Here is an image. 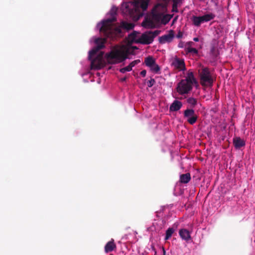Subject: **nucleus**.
Segmentation results:
<instances>
[{
	"label": "nucleus",
	"mask_w": 255,
	"mask_h": 255,
	"mask_svg": "<svg viewBox=\"0 0 255 255\" xmlns=\"http://www.w3.org/2000/svg\"><path fill=\"white\" fill-rule=\"evenodd\" d=\"M111 13L112 16V18L104 20L101 24L98 25V26H100V32L104 36L114 39L123 36L122 28L129 30L134 27V25L132 23L125 21L121 23V26H115L113 22L116 21V18L115 16L116 11L112 9Z\"/></svg>",
	"instance_id": "nucleus-1"
},
{
	"label": "nucleus",
	"mask_w": 255,
	"mask_h": 255,
	"mask_svg": "<svg viewBox=\"0 0 255 255\" xmlns=\"http://www.w3.org/2000/svg\"><path fill=\"white\" fill-rule=\"evenodd\" d=\"M106 41L107 39L105 38H96L95 40L96 46L89 52V59L91 60V68L92 69L99 70L103 67L102 59L103 53H101V54L97 56L95 59L93 60H91V59L98 51L105 47V44Z\"/></svg>",
	"instance_id": "nucleus-2"
},
{
	"label": "nucleus",
	"mask_w": 255,
	"mask_h": 255,
	"mask_svg": "<svg viewBox=\"0 0 255 255\" xmlns=\"http://www.w3.org/2000/svg\"><path fill=\"white\" fill-rule=\"evenodd\" d=\"M197 85L198 82L192 72H189L185 79L181 80L177 84V92L180 95L188 94L193 88V85Z\"/></svg>",
	"instance_id": "nucleus-3"
},
{
	"label": "nucleus",
	"mask_w": 255,
	"mask_h": 255,
	"mask_svg": "<svg viewBox=\"0 0 255 255\" xmlns=\"http://www.w3.org/2000/svg\"><path fill=\"white\" fill-rule=\"evenodd\" d=\"M128 53V50L125 51L115 47L110 52L106 53L105 57L109 64H115L122 62L127 59Z\"/></svg>",
	"instance_id": "nucleus-4"
},
{
	"label": "nucleus",
	"mask_w": 255,
	"mask_h": 255,
	"mask_svg": "<svg viewBox=\"0 0 255 255\" xmlns=\"http://www.w3.org/2000/svg\"><path fill=\"white\" fill-rule=\"evenodd\" d=\"M161 32V31L160 30H156L154 31H146L141 34L136 42L137 43H141L145 45L150 44L152 43L155 37L158 36Z\"/></svg>",
	"instance_id": "nucleus-5"
},
{
	"label": "nucleus",
	"mask_w": 255,
	"mask_h": 255,
	"mask_svg": "<svg viewBox=\"0 0 255 255\" xmlns=\"http://www.w3.org/2000/svg\"><path fill=\"white\" fill-rule=\"evenodd\" d=\"M200 84L202 86H212L214 80L211 75L209 68L205 67L199 71Z\"/></svg>",
	"instance_id": "nucleus-6"
},
{
	"label": "nucleus",
	"mask_w": 255,
	"mask_h": 255,
	"mask_svg": "<svg viewBox=\"0 0 255 255\" xmlns=\"http://www.w3.org/2000/svg\"><path fill=\"white\" fill-rule=\"evenodd\" d=\"M215 17V14L212 13H209L200 16L193 15L191 17V20L194 25L199 27L201 23L208 22L213 19Z\"/></svg>",
	"instance_id": "nucleus-7"
},
{
	"label": "nucleus",
	"mask_w": 255,
	"mask_h": 255,
	"mask_svg": "<svg viewBox=\"0 0 255 255\" xmlns=\"http://www.w3.org/2000/svg\"><path fill=\"white\" fill-rule=\"evenodd\" d=\"M184 117L187 118V122L191 125L194 124L197 120V116L193 109H186L184 112Z\"/></svg>",
	"instance_id": "nucleus-8"
},
{
	"label": "nucleus",
	"mask_w": 255,
	"mask_h": 255,
	"mask_svg": "<svg viewBox=\"0 0 255 255\" xmlns=\"http://www.w3.org/2000/svg\"><path fill=\"white\" fill-rule=\"evenodd\" d=\"M171 65L179 71H184L186 70L184 59L179 58L177 57H175L172 61Z\"/></svg>",
	"instance_id": "nucleus-9"
},
{
	"label": "nucleus",
	"mask_w": 255,
	"mask_h": 255,
	"mask_svg": "<svg viewBox=\"0 0 255 255\" xmlns=\"http://www.w3.org/2000/svg\"><path fill=\"white\" fill-rule=\"evenodd\" d=\"M174 36V31L170 30L168 34H165L159 37V42L161 44H164L166 42H170L172 41Z\"/></svg>",
	"instance_id": "nucleus-10"
},
{
	"label": "nucleus",
	"mask_w": 255,
	"mask_h": 255,
	"mask_svg": "<svg viewBox=\"0 0 255 255\" xmlns=\"http://www.w3.org/2000/svg\"><path fill=\"white\" fill-rule=\"evenodd\" d=\"M233 144L236 149H239L245 145V141L241 139L240 137H235L233 138Z\"/></svg>",
	"instance_id": "nucleus-11"
},
{
	"label": "nucleus",
	"mask_w": 255,
	"mask_h": 255,
	"mask_svg": "<svg viewBox=\"0 0 255 255\" xmlns=\"http://www.w3.org/2000/svg\"><path fill=\"white\" fill-rule=\"evenodd\" d=\"M182 106V103L181 102L175 100L171 104L169 107V110L170 112H176L179 110Z\"/></svg>",
	"instance_id": "nucleus-12"
},
{
	"label": "nucleus",
	"mask_w": 255,
	"mask_h": 255,
	"mask_svg": "<svg viewBox=\"0 0 255 255\" xmlns=\"http://www.w3.org/2000/svg\"><path fill=\"white\" fill-rule=\"evenodd\" d=\"M179 234L180 237L184 240L188 241L191 239L190 233L187 229H182L179 230Z\"/></svg>",
	"instance_id": "nucleus-13"
},
{
	"label": "nucleus",
	"mask_w": 255,
	"mask_h": 255,
	"mask_svg": "<svg viewBox=\"0 0 255 255\" xmlns=\"http://www.w3.org/2000/svg\"><path fill=\"white\" fill-rule=\"evenodd\" d=\"M134 6L135 7V11L139 6L142 8L143 11L147 9L148 6V1L146 0H142L141 2L139 0H135L134 1Z\"/></svg>",
	"instance_id": "nucleus-14"
},
{
	"label": "nucleus",
	"mask_w": 255,
	"mask_h": 255,
	"mask_svg": "<svg viewBox=\"0 0 255 255\" xmlns=\"http://www.w3.org/2000/svg\"><path fill=\"white\" fill-rule=\"evenodd\" d=\"M116 248V245L114 242V240L110 241L107 243L105 247V251L106 253H109L113 251Z\"/></svg>",
	"instance_id": "nucleus-15"
},
{
	"label": "nucleus",
	"mask_w": 255,
	"mask_h": 255,
	"mask_svg": "<svg viewBox=\"0 0 255 255\" xmlns=\"http://www.w3.org/2000/svg\"><path fill=\"white\" fill-rule=\"evenodd\" d=\"M191 180V176L189 173L182 174L180 176V182L182 183L186 184Z\"/></svg>",
	"instance_id": "nucleus-16"
},
{
	"label": "nucleus",
	"mask_w": 255,
	"mask_h": 255,
	"mask_svg": "<svg viewBox=\"0 0 255 255\" xmlns=\"http://www.w3.org/2000/svg\"><path fill=\"white\" fill-rule=\"evenodd\" d=\"M142 26L145 28H153L155 27V25L153 22L150 20L146 19L142 22Z\"/></svg>",
	"instance_id": "nucleus-17"
},
{
	"label": "nucleus",
	"mask_w": 255,
	"mask_h": 255,
	"mask_svg": "<svg viewBox=\"0 0 255 255\" xmlns=\"http://www.w3.org/2000/svg\"><path fill=\"white\" fill-rule=\"evenodd\" d=\"M155 60L152 56H149L145 58L144 63L147 67H151L152 66H153V65L155 64Z\"/></svg>",
	"instance_id": "nucleus-18"
},
{
	"label": "nucleus",
	"mask_w": 255,
	"mask_h": 255,
	"mask_svg": "<svg viewBox=\"0 0 255 255\" xmlns=\"http://www.w3.org/2000/svg\"><path fill=\"white\" fill-rule=\"evenodd\" d=\"M210 54L215 58H216L219 54V50L215 44H212L210 49Z\"/></svg>",
	"instance_id": "nucleus-19"
},
{
	"label": "nucleus",
	"mask_w": 255,
	"mask_h": 255,
	"mask_svg": "<svg viewBox=\"0 0 255 255\" xmlns=\"http://www.w3.org/2000/svg\"><path fill=\"white\" fill-rule=\"evenodd\" d=\"M138 40V39H136V33L135 31H133L131 33H130L128 35V40L130 42L133 43L135 42L136 43V41Z\"/></svg>",
	"instance_id": "nucleus-20"
},
{
	"label": "nucleus",
	"mask_w": 255,
	"mask_h": 255,
	"mask_svg": "<svg viewBox=\"0 0 255 255\" xmlns=\"http://www.w3.org/2000/svg\"><path fill=\"white\" fill-rule=\"evenodd\" d=\"M174 229L172 228H168L166 231V235L165 237V240H168L172 236L173 233L174 232Z\"/></svg>",
	"instance_id": "nucleus-21"
},
{
	"label": "nucleus",
	"mask_w": 255,
	"mask_h": 255,
	"mask_svg": "<svg viewBox=\"0 0 255 255\" xmlns=\"http://www.w3.org/2000/svg\"><path fill=\"white\" fill-rule=\"evenodd\" d=\"M187 101V103L191 105L192 107H194L197 104V100L195 98L192 97L189 98Z\"/></svg>",
	"instance_id": "nucleus-22"
},
{
	"label": "nucleus",
	"mask_w": 255,
	"mask_h": 255,
	"mask_svg": "<svg viewBox=\"0 0 255 255\" xmlns=\"http://www.w3.org/2000/svg\"><path fill=\"white\" fill-rule=\"evenodd\" d=\"M150 68L151 70L156 73H158L160 70V67L157 64H156V63H155V64Z\"/></svg>",
	"instance_id": "nucleus-23"
},
{
	"label": "nucleus",
	"mask_w": 255,
	"mask_h": 255,
	"mask_svg": "<svg viewBox=\"0 0 255 255\" xmlns=\"http://www.w3.org/2000/svg\"><path fill=\"white\" fill-rule=\"evenodd\" d=\"M131 70H132L131 68L130 67L129 65H128V66H126L125 67H124L123 68L120 69V72L122 73H125L126 72H129V71H130Z\"/></svg>",
	"instance_id": "nucleus-24"
},
{
	"label": "nucleus",
	"mask_w": 255,
	"mask_h": 255,
	"mask_svg": "<svg viewBox=\"0 0 255 255\" xmlns=\"http://www.w3.org/2000/svg\"><path fill=\"white\" fill-rule=\"evenodd\" d=\"M187 51L188 53H192L193 54H197L198 53V50L195 48L188 47L187 48Z\"/></svg>",
	"instance_id": "nucleus-25"
},
{
	"label": "nucleus",
	"mask_w": 255,
	"mask_h": 255,
	"mask_svg": "<svg viewBox=\"0 0 255 255\" xmlns=\"http://www.w3.org/2000/svg\"><path fill=\"white\" fill-rule=\"evenodd\" d=\"M155 83V81L154 79H151L150 80L148 81L147 82V84L148 87H151L154 85Z\"/></svg>",
	"instance_id": "nucleus-26"
},
{
	"label": "nucleus",
	"mask_w": 255,
	"mask_h": 255,
	"mask_svg": "<svg viewBox=\"0 0 255 255\" xmlns=\"http://www.w3.org/2000/svg\"><path fill=\"white\" fill-rule=\"evenodd\" d=\"M172 11L173 12H178L177 5V4L174 3L172 5Z\"/></svg>",
	"instance_id": "nucleus-27"
},
{
	"label": "nucleus",
	"mask_w": 255,
	"mask_h": 255,
	"mask_svg": "<svg viewBox=\"0 0 255 255\" xmlns=\"http://www.w3.org/2000/svg\"><path fill=\"white\" fill-rule=\"evenodd\" d=\"M182 36H183V33H182V32H181L180 31H179L178 32L177 34L176 35V37H177V38H181V37H182Z\"/></svg>",
	"instance_id": "nucleus-28"
},
{
	"label": "nucleus",
	"mask_w": 255,
	"mask_h": 255,
	"mask_svg": "<svg viewBox=\"0 0 255 255\" xmlns=\"http://www.w3.org/2000/svg\"><path fill=\"white\" fill-rule=\"evenodd\" d=\"M140 74L142 77H145L146 76V71L145 70H143L141 71Z\"/></svg>",
	"instance_id": "nucleus-29"
},
{
	"label": "nucleus",
	"mask_w": 255,
	"mask_h": 255,
	"mask_svg": "<svg viewBox=\"0 0 255 255\" xmlns=\"http://www.w3.org/2000/svg\"><path fill=\"white\" fill-rule=\"evenodd\" d=\"M129 65L132 69L133 67H134L135 65H136V62H135L134 61H133Z\"/></svg>",
	"instance_id": "nucleus-30"
},
{
	"label": "nucleus",
	"mask_w": 255,
	"mask_h": 255,
	"mask_svg": "<svg viewBox=\"0 0 255 255\" xmlns=\"http://www.w3.org/2000/svg\"><path fill=\"white\" fill-rule=\"evenodd\" d=\"M178 47L180 48H182L183 47V43L182 42H180L178 44Z\"/></svg>",
	"instance_id": "nucleus-31"
},
{
	"label": "nucleus",
	"mask_w": 255,
	"mask_h": 255,
	"mask_svg": "<svg viewBox=\"0 0 255 255\" xmlns=\"http://www.w3.org/2000/svg\"><path fill=\"white\" fill-rule=\"evenodd\" d=\"M193 40H194V41H195V42H197V41H199V38H198V37H194V38H193Z\"/></svg>",
	"instance_id": "nucleus-32"
},
{
	"label": "nucleus",
	"mask_w": 255,
	"mask_h": 255,
	"mask_svg": "<svg viewBox=\"0 0 255 255\" xmlns=\"http://www.w3.org/2000/svg\"><path fill=\"white\" fill-rule=\"evenodd\" d=\"M126 80H127V78H126V77H124V78H121V81H122V82L125 81H126Z\"/></svg>",
	"instance_id": "nucleus-33"
},
{
	"label": "nucleus",
	"mask_w": 255,
	"mask_h": 255,
	"mask_svg": "<svg viewBox=\"0 0 255 255\" xmlns=\"http://www.w3.org/2000/svg\"><path fill=\"white\" fill-rule=\"evenodd\" d=\"M135 62H136V64H138L140 62V61L139 59H137V60H134Z\"/></svg>",
	"instance_id": "nucleus-34"
},
{
	"label": "nucleus",
	"mask_w": 255,
	"mask_h": 255,
	"mask_svg": "<svg viewBox=\"0 0 255 255\" xmlns=\"http://www.w3.org/2000/svg\"><path fill=\"white\" fill-rule=\"evenodd\" d=\"M201 1H204L205 0H199Z\"/></svg>",
	"instance_id": "nucleus-35"
}]
</instances>
